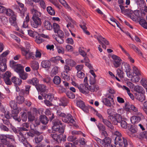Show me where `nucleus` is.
<instances>
[{"instance_id":"nucleus-22","label":"nucleus","mask_w":147,"mask_h":147,"mask_svg":"<svg viewBox=\"0 0 147 147\" xmlns=\"http://www.w3.org/2000/svg\"><path fill=\"white\" fill-rule=\"evenodd\" d=\"M28 82L29 84L35 86L36 87V86L38 85V80L37 78H34L31 80H28Z\"/></svg>"},{"instance_id":"nucleus-3","label":"nucleus","mask_w":147,"mask_h":147,"mask_svg":"<svg viewBox=\"0 0 147 147\" xmlns=\"http://www.w3.org/2000/svg\"><path fill=\"white\" fill-rule=\"evenodd\" d=\"M94 138L102 147H111V140L110 138H105L103 140L96 137H95Z\"/></svg>"},{"instance_id":"nucleus-15","label":"nucleus","mask_w":147,"mask_h":147,"mask_svg":"<svg viewBox=\"0 0 147 147\" xmlns=\"http://www.w3.org/2000/svg\"><path fill=\"white\" fill-rule=\"evenodd\" d=\"M30 65L32 69L34 71L37 70L39 69V64L37 61H31Z\"/></svg>"},{"instance_id":"nucleus-44","label":"nucleus","mask_w":147,"mask_h":147,"mask_svg":"<svg viewBox=\"0 0 147 147\" xmlns=\"http://www.w3.org/2000/svg\"><path fill=\"white\" fill-rule=\"evenodd\" d=\"M28 35L32 37H36L38 35V33L35 32H33L31 30H28Z\"/></svg>"},{"instance_id":"nucleus-57","label":"nucleus","mask_w":147,"mask_h":147,"mask_svg":"<svg viewBox=\"0 0 147 147\" xmlns=\"http://www.w3.org/2000/svg\"><path fill=\"white\" fill-rule=\"evenodd\" d=\"M56 49L58 53L63 54L64 53V50L61 47L57 46L56 47Z\"/></svg>"},{"instance_id":"nucleus-30","label":"nucleus","mask_w":147,"mask_h":147,"mask_svg":"<svg viewBox=\"0 0 147 147\" xmlns=\"http://www.w3.org/2000/svg\"><path fill=\"white\" fill-rule=\"evenodd\" d=\"M44 26L46 28L49 30H52L53 28L52 24L49 21L45 20L44 22Z\"/></svg>"},{"instance_id":"nucleus-54","label":"nucleus","mask_w":147,"mask_h":147,"mask_svg":"<svg viewBox=\"0 0 147 147\" xmlns=\"http://www.w3.org/2000/svg\"><path fill=\"white\" fill-rule=\"evenodd\" d=\"M59 72L58 67H54L51 71V75H54L57 74Z\"/></svg>"},{"instance_id":"nucleus-17","label":"nucleus","mask_w":147,"mask_h":147,"mask_svg":"<svg viewBox=\"0 0 147 147\" xmlns=\"http://www.w3.org/2000/svg\"><path fill=\"white\" fill-rule=\"evenodd\" d=\"M18 4L20 8H19L20 13L21 16L22 18H23L24 15V12L26 10V8H24L23 4L19 2L18 3Z\"/></svg>"},{"instance_id":"nucleus-21","label":"nucleus","mask_w":147,"mask_h":147,"mask_svg":"<svg viewBox=\"0 0 147 147\" xmlns=\"http://www.w3.org/2000/svg\"><path fill=\"white\" fill-rule=\"evenodd\" d=\"M104 124L111 129H114V127L111 123L106 119H103L102 120Z\"/></svg>"},{"instance_id":"nucleus-39","label":"nucleus","mask_w":147,"mask_h":147,"mask_svg":"<svg viewBox=\"0 0 147 147\" xmlns=\"http://www.w3.org/2000/svg\"><path fill=\"white\" fill-rule=\"evenodd\" d=\"M17 101L19 104H22L24 101L25 99L23 96L19 95L16 98Z\"/></svg>"},{"instance_id":"nucleus-11","label":"nucleus","mask_w":147,"mask_h":147,"mask_svg":"<svg viewBox=\"0 0 147 147\" xmlns=\"http://www.w3.org/2000/svg\"><path fill=\"white\" fill-rule=\"evenodd\" d=\"M31 7L30 11L32 15L37 14L38 16H41V13L38 11V8L37 6L34 4Z\"/></svg>"},{"instance_id":"nucleus-61","label":"nucleus","mask_w":147,"mask_h":147,"mask_svg":"<svg viewBox=\"0 0 147 147\" xmlns=\"http://www.w3.org/2000/svg\"><path fill=\"white\" fill-rule=\"evenodd\" d=\"M42 54L41 50L36 49L35 52V57L40 58L41 57Z\"/></svg>"},{"instance_id":"nucleus-45","label":"nucleus","mask_w":147,"mask_h":147,"mask_svg":"<svg viewBox=\"0 0 147 147\" xmlns=\"http://www.w3.org/2000/svg\"><path fill=\"white\" fill-rule=\"evenodd\" d=\"M137 127L135 125L131 126L129 130L132 133H136L138 131Z\"/></svg>"},{"instance_id":"nucleus-59","label":"nucleus","mask_w":147,"mask_h":147,"mask_svg":"<svg viewBox=\"0 0 147 147\" xmlns=\"http://www.w3.org/2000/svg\"><path fill=\"white\" fill-rule=\"evenodd\" d=\"M6 14L8 16H13L14 13L13 11L10 9H6Z\"/></svg>"},{"instance_id":"nucleus-35","label":"nucleus","mask_w":147,"mask_h":147,"mask_svg":"<svg viewBox=\"0 0 147 147\" xmlns=\"http://www.w3.org/2000/svg\"><path fill=\"white\" fill-rule=\"evenodd\" d=\"M98 89V87L95 84L91 85L88 86L89 91H90L92 92L96 91Z\"/></svg>"},{"instance_id":"nucleus-49","label":"nucleus","mask_w":147,"mask_h":147,"mask_svg":"<svg viewBox=\"0 0 147 147\" xmlns=\"http://www.w3.org/2000/svg\"><path fill=\"white\" fill-rule=\"evenodd\" d=\"M121 127L124 129H126L129 127V124H128L126 122L122 120L120 122Z\"/></svg>"},{"instance_id":"nucleus-63","label":"nucleus","mask_w":147,"mask_h":147,"mask_svg":"<svg viewBox=\"0 0 147 147\" xmlns=\"http://www.w3.org/2000/svg\"><path fill=\"white\" fill-rule=\"evenodd\" d=\"M114 113L113 110L112 109H109L107 110V114L109 115V116H108V117L109 118H111V117H113V116H112Z\"/></svg>"},{"instance_id":"nucleus-14","label":"nucleus","mask_w":147,"mask_h":147,"mask_svg":"<svg viewBox=\"0 0 147 147\" xmlns=\"http://www.w3.org/2000/svg\"><path fill=\"white\" fill-rule=\"evenodd\" d=\"M139 11L136 10L133 11L132 15L130 16V18L134 21H136L139 18Z\"/></svg>"},{"instance_id":"nucleus-40","label":"nucleus","mask_w":147,"mask_h":147,"mask_svg":"<svg viewBox=\"0 0 147 147\" xmlns=\"http://www.w3.org/2000/svg\"><path fill=\"white\" fill-rule=\"evenodd\" d=\"M6 61L0 63V70L3 72L5 71L7 69Z\"/></svg>"},{"instance_id":"nucleus-56","label":"nucleus","mask_w":147,"mask_h":147,"mask_svg":"<svg viewBox=\"0 0 147 147\" xmlns=\"http://www.w3.org/2000/svg\"><path fill=\"white\" fill-rule=\"evenodd\" d=\"M11 117H12L16 121L20 122L21 121L20 117L18 116V115H11Z\"/></svg>"},{"instance_id":"nucleus-64","label":"nucleus","mask_w":147,"mask_h":147,"mask_svg":"<svg viewBox=\"0 0 147 147\" xmlns=\"http://www.w3.org/2000/svg\"><path fill=\"white\" fill-rule=\"evenodd\" d=\"M66 94L67 97L73 99L75 98L74 94L70 91L67 92Z\"/></svg>"},{"instance_id":"nucleus-20","label":"nucleus","mask_w":147,"mask_h":147,"mask_svg":"<svg viewBox=\"0 0 147 147\" xmlns=\"http://www.w3.org/2000/svg\"><path fill=\"white\" fill-rule=\"evenodd\" d=\"M120 67L123 71H125V72L127 70L130 69L129 65L125 62L122 63L120 66Z\"/></svg>"},{"instance_id":"nucleus-29","label":"nucleus","mask_w":147,"mask_h":147,"mask_svg":"<svg viewBox=\"0 0 147 147\" xmlns=\"http://www.w3.org/2000/svg\"><path fill=\"white\" fill-rule=\"evenodd\" d=\"M23 134L24 133L20 132V134H19V135L18 136L19 137L20 141L22 143L24 144L27 141V140L24 137Z\"/></svg>"},{"instance_id":"nucleus-5","label":"nucleus","mask_w":147,"mask_h":147,"mask_svg":"<svg viewBox=\"0 0 147 147\" xmlns=\"http://www.w3.org/2000/svg\"><path fill=\"white\" fill-rule=\"evenodd\" d=\"M20 49L22 55L25 56L26 59L29 60L32 59L35 60V59L36 58L33 53L30 52L27 49L22 47H20Z\"/></svg>"},{"instance_id":"nucleus-25","label":"nucleus","mask_w":147,"mask_h":147,"mask_svg":"<svg viewBox=\"0 0 147 147\" xmlns=\"http://www.w3.org/2000/svg\"><path fill=\"white\" fill-rule=\"evenodd\" d=\"M145 93V92H144L142 93H139L137 96L136 95L137 99L141 102L143 101L145 99V96L144 95Z\"/></svg>"},{"instance_id":"nucleus-62","label":"nucleus","mask_w":147,"mask_h":147,"mask_svg":"<svg viewBox=\"0 0 147 147\" xmlns=\"http://www.w3.org/2000/svg\"><path fill=\"white\" fill-rule=\"evenodd\" d=\"M53 27L55 33L60 30V27L59 25L56 23H54L53 24Z\"/></svg>"},{"instance_id":"nucleus-26","label":"nucleus","mask_w":147,"mask_h":147,"mask_svg":"<svg viewBox=\"0 0 147 147\" xmlns=\"http://www.w3.org/2000/svg\"><path fill=\"white\" fill-rule=\"evenodd\" d=\"M12 82L15 84L20 85L22 83L21 80L17 78L16 77H13L11 78Z\"/></svg>"},{"instance_id":"nucleus-42","label":"nucleus","mask_w":147,"mask_h":147,"mask_svg":"<svg viewBox=\"0 0 147 147\" xmlns=\"http://www.w3.org/2000/svg\"><path fill=\"white\" fill-rule=\"evenodd\" d=\"M140 75H136L132 77L131 80L133 82H138L140 79L139 76Z\"/></svg>"},{"instance_id":"nucleus-36","label":"nucleus","mask_w":147,"mask_h":147,"mask_svg":"<svg viewBox=\"0 0 147 147\" xmlns=\"http://www.w3.org/2000/svg\"><path fill=\"white\" fill-rule=\"evenodd\" d=\"M140 24L144 28L147 29V22L145 20L141 19L139 22Z\"/></svg>"},{"instance_id":"nucleus-58","label":"nucleus","mask_w":147,"mask_h":147,"mask_svg":"<svg viewBox=\"0 0 147 147\" xmlns=\"http://www.w3.org/2000/svg\"><path fill=\"white\" fill-rule=\"evenodd\" d=\"M0 128L1 130L5 131L8 132L9 131V129L8 127L3 124L0 125Z\"/></svg>"},{"instance_id":"nucleus-2","label":"nucleus","mask_w":147,"mask_h":147,"mask_svg":"<svg viewBox=\"0 0 147 147\" xmlns=\"http://www.w3.org/2000/svg\"><path fill=\"white\" fill-rule=\"evenodd\" d=\"M53 125L52 129L53 130L58 132L60 134H63L64 131V128L63 127H61L62 125L61 121L58 119H55L53 121Z\"/></svg>"},{"instance_id":"nucleus-51","label":"nucleus","mask_w":147,"mask_h":147,"mask_svg":"<svg viewBox=\"0 0 147 147\" xmlns=\"http://www.w3.org/2000/svg\"><path fill=\"white\" fill-rule=\"evenodd\" d=\"M132 69L133 73L135 74L136 75H140V72L136 66H133Z\"/></svg>"},{"instance_id":"nucleus-55","label":"nucleus","mask_w":147,"mask_h":147,"mask_svg":"<svg viewBox=\"0 0 147 147\" xmlns=\"http://www.w3.org/2000/svg\"><path fill=\"white\" fill-rule=\"evenodd\" d=\"M6 139L8 138L11 140V141H13L14 142L16 143L15 138L14 136L10 134H6Z\"/></svg>"},{"instance_id":"nucleus-23","label":"nucleus","mask_w":147,"mask_h":147,"mask_svg":"<svg viewBox=\"0 0 147 147\" xmlns=\"http://www.w3.org/2000/svg\"><path fill=\"white\" fill-rule=\"evenodd\" d=\"M9 22L11 25L15 27L17 26L16 18V16L14 15L9 18Z\"/></svg>"},{"instance_id":"nucleus-6","label":"nucleus","mask_w":147,"mask_h":147,"mask_svg":"<svg viewBox=\"0 0 147 147\" xmlns=\"http://www.w3.org/2000/svg\"><path fill=\"white\" fill-rule=\"evenodd\" d=\"M135 115L132 116L131 118V121L132 123H137L143 119L144 117L141 113H134Z\"/></svg>"},{"instance_id":"nucleus-7","label":"nucleus","mask_w":147,"mask_h":147,"mask_svg":"<svg viewBox=\"0 0 147 147\" xmlns=\"http://www.w3.org/2000/svg\"><path fill=\"white\" fill-rule=\"evenodd\" d=\"M102 102L105 105L109 107H111L114 104L113 99L110 95H108L106 98H103Z\"/></svg>"},{"instance_id":"nucleus-60","label":"nucleus","mask_w":147,"mask_h":147,"mask_svg":"<svg viewBox=\"0 0 147 147\" xmlns=\"http://www.w3.org/2000/svg\"><path fill=\"white\" fill-rule=\"evenodd\" d=\"M97 126L100 131L106 129L105 127L101 123H99Z\"/></svg>"},{"instance_id":"nucleus-8","label":"nucleus","mask_w":147,"mask_h":147,"mask_svg":"<svg viewBox=\"0 0 147 147\" xmlns=\"http://www.w3.org/2000/svg\"><path fill=\"white\" fill-rule=\"evenodd\" d=\"M98 40L99 43L101 45L102 47L105 49H106V45H109V41L105 38L101 36H98L95 37Z\"/></svg>"},{"instance_id":"nucleus-33","label":"nucleus","mask_w":147,"mask_h":147,"mask_svg":"<svg viewBox=\"0 0 147 147\" xmlns=\"http://www.w3.org/2000/svg\"><path fill=\"white\" fill-rule=\"evenodd\" d=\"M61 79L58 76H55L53 79L54 83L56 85H59L61 82Z\"/></svg>"},{"instance_id":"nucleus-24","label":"nucleus","mask_w":147,"mask_h":147,"mask_svg":"<svg viewBox=\"0 0 147 147\" xmlns=\"http://www.w3.org/2000/svg\"><path fill=\"white\" fill-rule=\"evenodd\" d=\"M67 140L69 142H73L74 144L77 145L78 144V140H77V138L75 136H69L67 138Z\"/></svg>"},{"instance_id":"nucleus-50","label":"nucleus","mask_w":147,"mask_h":147,"mask_svg":"<svg viewBox=\"0 0 147 147\" xmlns=\"http://www.w3.org/2000/svg\"><path fill=\"white\" fill-rule=\"evenodd\" d=\"M142 85L145 88H147V80L145 78H143L140 81Z\"/></svg>"},{"instance_id":"nucleus-53","label":"nucleus","mask_w":147,"mask_h":147,"mask_svg":"<svg viewBox=\"0 0 147 147\" xmlns=\"http://www.w3.org/2000/svg\"><path fill=\"white\" fill-rule=\"evenodd\" d=\"M93 110L94 112V114L98 117L100 120L102 121L104 118L102 115L100 113H98V111L94 109L93 108Z\"/></svg>"},{"instance_id":"nucleus-13","label":"nucleus","mask_w":147,"mask_h":147,"mask_svg":"<svg viewBox=\"0 0 147 147\" xmlns=\"http://www.w3.org/2000/svg\"><path fill=\"white\" fill-rule=\"evenodd\" d=\"M36 88L38 92H47L48 90L46 86L43 84H39L36 86Z\"/></svg>"},{"instance_id":"nucleus-4","label":"nucleus","mask_w":147,"mask_h":147,"mask_svg":"<svg viewBox=\"0 0 147 147\" xmlns=\"http://www.w3.org/2000/svg\"><path fill=\"white\" fill-rule=\"evenodd\" d=\"M41 16H38L37 14L32 15V19L33 21L31 22V25L32 27L37 28L41 26L42 23L40 18Z\"/></svg>"},{"instance_id":"nucleus-31","label":"nucleus","mask_w":147,"mask_h":147,"mask_svg":"<svg viewBox=\"0 0 147 147\" xmlns=\"http://www.w3.org/2000/svg\"><path fill=\"white\" fill-rule=\"evenodd\" d=\"M41 122L43 124H46L47 123L49 120L47 117L45 115H41L40 118Z\"/></svg>"},{"instance_id":"nucleus-16","label":"nucleus","mask_w":147,"mask_h":147,"mask_svg":"<svg viewBox=\"0 0 147 147\" xmlns=\"http://www.w3.org/2000/svg\"><path fill=\"white\" fill-rule=\"evenodd\" d=\"M59 101V105L63 107L67 106L69 102L68 99L65 97L60 98Z\"/></svg>"},{"instance_id":"nucleus-38","label":"nucleus","mask_w":147,"mask_h":147,"mask_svg":"<svg viewBox=\"0 0 147 147\" xmlns=\"http://www.w3.org/2000/svg\"><path fill=\"white\" fill-rule=\"evenodd\" d=\"M18 74L20 77L24 80H26L28 76V74L24 72V70L23 71L20 72Z\"/></svg>"},{"instance_id":"nucleus-9","label":"nucleus","mask_w":147,"mask_h":147,"mask_svg":"<svg viewBox=\"0 0 147 147\" xmlns=\"http://www.w3.org/2000/svg\"><path fill=\"white\" fill-rule=\"evenodd\" d=\"M111 57L114 60L113 64L115 67L117 68L120 67L122 63L121 62L122 60L121 58L119 57L114 55H112Z\"/></svg>"},{"instance_id":"nucleus-28","label":"nucleus","mask_w":147,"mask_h":147,"mask_svg":"<svg viewBox=\"0 0 147 147\" xmlns=\"http://www.w3.org/2000/svg\"><path fill=\"white\" fill-rule=\"evenodd\" d=\"M0 140L1 143L4 145L5 144H7L9 141L6 139V134H0Z\"/></svg>"},{"instance_id":"nucleus-41","label":"nucleus","mask_w":147,"mask_h":147,"mask_svg":"<svg viewBox=\"0 0 147 147\" xmlns=\"http://www.w3.org/2000/svg\"><path fill=\"white\" fill-rule=\"evenodd\" d=\"M51 136L54 140L57 142H59L61 140L60 138V136L56 134H51Z\"/></svg>"},{"instance_id":"nucleus-18","label":"nucleus","mask_w":147,"mask_h":147,"mask_svg":"<svg viewBox=\"0 0 147 147\" xmlns=\"http://www.w3.org/2000/svg\"><path fill=\"white\" fill-rule=\"evenodd\" d=\"M51 65L50 61L49 60H44L42 61L41 63V66L45 68H49Z\"/></svg>"},{"instance_id":"nucleus-43","label":"nucleus","mask_w":147,"mask_h":147,"mask_svg":"<svg viewBox=\"0 0 147 147\" xmlns=\"http://www.w3.org/2000/svg\"><path fill=\"white\" fill-rule=\"evenodd\" d=\"M27 117L28 120L30 121H32L34 119L35 117L31 111H28L27 112Z\"/></svg>"},{"instance_id":"nucleus-46","label":"nucleus","mask_w":147,"mask_h":147,"mask_svg":"<svg viewBox=\"0 0 147 147\" xmlns=\"http://www.w3.org/2000/svg\"><path fill=\"white\" fill-rule=\"evenodd\" d=\"M114 118L117 123H119L122 121V117L121 115L118 114H116L114 116Z\"/></svg>"},{"instance_id":"nucleus-27","label":"nucleus","mask_w":147,"mask_h":147,"mask_svg":"<svg viewBox=\"0 0 147 147\" xmlns=\"http://www.w3.org/2000/svg\"><path fill=\"white\" fill-rule=\"evenodd\" d=\"M134 91L139 93H142L145 92L143 88L141 86L138 85H136L134 87Z\"/></svg>"},{"instance_id":"nucleus-12","label":"nucleus","mask_w":147,"mask_h":147,"mask_svg":"<svg viewBox=\"0 0 147 147\" xmlns=\"http://www.w3.org/2000/svg\"><path fill=\"white\" fill-rule=\"evenodd\" d=\"M78 88L80 91L83 94H87L89 93L88 86H84L83 84H80L78 86Z\"/></svg>"},{"instance_id":"nucleus-10","label":"nucleus","mask_w":147,"mask_h":147,"mask_svg":"<svg viewBox=\"0 0 147 147\" xmlns=\"http://www.w3.org/2000/svg\"><path fill=\"white\" fill-rule=\"evenodd\" d=\"M62 120L63 122L68 123H73L75 122L72 116L69 114H66L65 116L62 118Z\"/></svg>"},{"instance_id":"nucleus-19","label":"nucleus","mask_w":147,"mask_h":147,"mask_svg":"<svg viewBox=\"0 0 147 147\" xmlns=\"http://www.w3.org/2000/svg\"><path fill=\"white\" fill-rule=\"evenodd\" d=\"M24 67L21 65L20 64H18L16 65L13 69L14 71L18 74H19L21 71H23L24 70Z\"/></svg>"},{"instance_id":"nucleus-37","label":"nucleus","mask_w":147,"mask_h":147,"mask_svg":"<svg viewBox=\"0 0 147 147\" xmlns=\"http://www.w3.org/2000/svg\"><path fill=\"white\" fill-rule=\"evenodd\" d=\"M66 64L69 65L71 67H73L76 64V63L74 61L69 59H66L65 60Z\"/></svg>"},{"instance_id":"nucleus-34","label":"nucleus","mask_w":147,"mask_h":147,"mask_svg":"<svg viewBox=\"0 0 147 147\" xmlns=\"http://www.w3.org/2000/svg\"><path fill=\"white\" fill-rule=\"evenodd\" d=\"M48 13L51 15L54 16L55 14V11L54 9L51 6H48L47 8Z\"/></svg>"},{"instance_id":"nucleus-47","label":"nucleus","mask_w":147,"mask_h":147,"mask_svg":"<svg viewBox=\"0 0 147 147\" xmlns=\"http://www.w3.org/2000/svg\"><path fill=\"white\" fill-rule=\"evenodd\" d=\"M68 65L66 64L64 66V70L63 71L66 73H68L72 69V68Z\"/></svg>"},{"instance_id":"nucleus-32","label":"nucleus","mask_w":147,"mask_h":147,"mask_svg":"<svg viewBox=\"0 0 147 147\" xmlns=\"http://www.w3.org/2000/svg\"><path fill=\"white\" fill-rule=\"evenodd\" d=\"M21 110V109L20 107H17L16 109H12L11 110L10 115H18Z\"/></svg>"},{"instance_id":"nucleus-1","label":"nucleus","mask_w":147,"mask_h":147,"mask_svg":"<svg viewBox=\"0 0 147 147\" xmlns=\"http://www.w3.org/2000/svg\"><path fill=\"white\" fill-rule=\"evenodd\" d=\"M114 134L116 136L115 139V144L116 147H126L128 145L127 140L126 138L123 137L119 131H115Z\"/></svg>"},{"instance_id":"nucleus-48","label":"nucleus","mask_w":147,"mask_h":147,"mask_svg":"<svg viewBox=\"0 0 147 147\" xmlns=\"http://www.w3.org/2000/svg\"><path fill=\"white\" fill-rule=\"evenodd\" d=\"M43 139V137L42 136H38L35 138V143L38 144L41 142Z\"/></svg>"},{"instance_id":"nucleus-52","label":"nucleus","mask_w":147,"mask_h":147,"mask_svg":"<svg viewBox=\"0 0 147 147\" xmlns=\"http://www.w3.org/2000/svg\"><path fill=\"white\" fill-rule=\"evenodd\" d=\"M9 105L11 108H16L17 107V104L14 101L11 100L9 102Z\"/></svg>"}]
</instances>
